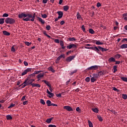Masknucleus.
Returning <instances> with one entry per match:
<instances>
[{
  "mask_svg": "<svg viewBox=\"0 0 127 127\" xmlns=\"http://www.w3.org/2000/svg\"><path fill=\"white\" fill-rule=\"evenodd\" d=\"M42 17H43V18H46V17H47V15H46V14H42Z\"/></svg>",
  "mask_w": 127,
  "mask_h": 127,
  "instance_id": "obj_51",
  "label": "nucleus"
},
{
  "mask_svg": "<svg viewBox=\"0 0 127 127\" xmlns=\"http://www.w3.org/2000/svg\"><path fill=\"white\" fill-rule=\"evenodd\" d=\"M90 77H91L90 79L91 83H94V82L97 80L95 77H93V76L92 77V75H90Z\"/></svg>",
  "mask_w": 127,
  "mask_h": 127,
  "instance_id": "obj_17",
  "label": "nucleus"
},
{
  "mask_svg": "<svg viewBox=\"0 0 127 127\" xmlns=\"http://www.w3.org/2000/svg\"><path fill=\"white\" fill-rule=\"evenodd\" d=\"M96 6L97 7H100V6H101V3L100 2L97 3Z\"/></svg>",
  "mask_w": 127,
  "mask_h": 127,
  "instance_id": "obj_60",
  "label": "nucleus"
},
{
  "mask_svg": "<svg viewBox=\"0 0 127 127\" xmlns=\"http://www.w3.org/2000/svg\"><path fill=\"white\" fill-rule=\"evenodd\" d=\"M47 1H48V0H43V3H47Z\"/></svg>",
  "mask_w": 127,
  "mask_h": 127,
  "instance_id": "obj_62",
  "label": "nucleus"
},
{
  "mask_svg": "<svg viewBox=\"0 0 127 127\" xmlns=\"http://www.w3.org/2000/svg\"><path fill=\"white\" fill-rule=\"evenodd\" d=\"M64 110H66V111H68V112L73 111V109H72L71 107L69 106H64Z\"/></svg>",
  "mask_w": 127,
  "mask_h": 127,
  "instance_id": "obj_7",
  "label": "nucleus"
},
{
  "mask_svg": "<svg viewBox=\"0 0 127 127\" xmlns=\"http://www.w3.org/2000/svg\"><path fill=\"white\" fill-rule=\"evenodd\" d=\"M2 33L4 35H6L7 36L10 35V33L6 31H3Z\"/></svg>",
  "mask_w": 127,
  "mask_h": 127,
  "instance_id": "obj_16",
  "label": "nucleus"
},
{
  "mask_svg": "<svg viewBox=\"0 0 127 127\" xmlns=\"http://www.w3.org/2000/svg\"><path fill=\"white\" fill-rule=\"evenodd\" d=\"M46 103L48 107H50V106H52L51 101L50 100H47Z\"/></svg>",
  "mask_w": 127,
  "mask_h": 127,
  "instance_id": "obj_32",
  "label": "nucleus"
},
{
  "mask_svg": "<svg viewBox=\"0 0 127 127\" xmlns=\"http://www.w3.org/2000/svg\"><path fill=\"white\" fill-rule=\"evenodd\" d=\"M24 13H21L18 15V17L19 18H22L23 17Z\"/></svg>",
  "mask_w": 127,
  "mask_h": 127,
  "instance_id": "obj_41",
  "label": "nucleus"
},
{
  "mask_svg": "<svg viewBox=\"0 0 127 127\" xmlns=\"http://www.w3.org/2000/svg\"><path fill=\"white\" fill-rule=\"evenodd\" d=\"M65 23V21H64V20H62L61 21L60 24L61 25H63V24H64Z\"/></svg>",
  "mask_w": 127,
  "mask_h": 127,
  "instance_id": "obj_58",
  "label": "nucleus"
},
{
  "mask_svg": "<svg viewBox=\"0 0 127 127\" xmlns=\"http://www.w3.org/2000/svg\"><path fill=\"white\" fill-rule=\"evenodd\" d=\"M5 22L7 24H13V23H14V22H15V20H14V19L8 17L5 19Z\"/></svg>",
  "mask_w": 127,
  "mask_h": 127,
  "instance_id": "obj_2",
  "label": "nucleus"
},
{
  "mask_svg": "<svg viewBox=\"0 0 127 127\" xmlns=\"http://www.w3.org/2000/svg\"><path fill=\"white\" fill-rule=\"evenodd\" d=\"M25 44H26L27 45V46H29V45H30V43H29L28 42H25Z\"/></svg>",
  "mask_w": 127,
  "mask_h": 127,
  "instance_id": "obj_56",
  "label": "nucleus"
},
{
  "mask_svg": "<svg viewBox=\"0 0 127 127\" xmlns=\"http://www.w3.org/2000/svg\"><path fill=\"white\" fill-rule=\"evenodd\" d=\"M57 13L59 14L58 18H62L63 17V12L62 11H58Z\"/></svg>",
  "mask_w": 127,
  "mask_h": 127,
  "instance_id": "obj_11",
  "label": "nucleus"
},
{
  "mask_svg": "<svg viewBox=\"0 0 127 127\" xmlns=\"http://www.w3.org/2000/svg\"><path fill=\"white\" fill-rule=\"evenodd\" d=\"M76 112L80 113L81 112V109H80V108L77 107L76 109Z\"/></svg>",
  "mask_w": 127,
  "mask_h": 127,
  "instance_id": "obj_52",
  "label": "nucleus"
},
{
  "mask_svg": "<svg viewBox=\"0 0 127 127\" xmlns=\"http://www.w3.org/2000/svg\"><path fill=\"white\" fill-rule=\"evenodd\" d=\"M4 23V19L0 18V24H3Z\"/></svg>",
  "mask_w": 127,
  "mask_h": 127,
  "instance_id": "obj_35",
  "label": "nucleus"
},
{
  "mask_svg": "<svg viewBox=\"0 0 127 127\" xmlns=\"http://www.w3.org/2000/svg\"><path fill=\"white\" fill-rule=\"evenodd\" d=\"M98 48L100 49V50H101V51H102V52H104V51H108L107 49H105L100 46H98Z\"/></svg>",
  "mask_w": 127,
  "mask_h": 127,
  "instance_id": "obj_18",
  "label": "nucleus"
},
{
  "mask_svg": "<svg viewBox=\"0 0 127 127\" xmlns=\"http://www.w3.org/2000/svg\"><path fill=\"white\" fill-rule=\"evenodd\" d=\"M35 19V13L33 14V15L31 14L28 13V16L27 17L23 19L24 21H34Z\"/></svg>",
  "mask_w": 127,
  "mask_h": 127,
  "instance_id": "obj_1",
  "label": "nucleus"
},
{
  "mask_svg": "<svg viewBox=\"0 0 127 127\" xmlns=\"http://www.w3.org/2000/svg\"><path fill=\"white\" fill-rule=\"evenodd\" d=\"M93 51H96V52H97V53H99V52H100V50L97 47H94V49L93 50Z\"/></svg>",
  "mask_w": 127,
  "mask_h": 127,
  "instance_id": "obj_27",
  "label": "nucleus"
},
{
  "mask_svg": "<svg viewBox=\"0 0 127 127\" xmlns=\"http://www.w3.org/2000/svg\"><path fill=\"white\" fill-rule=\"evenodd\" d=\"M95 44H96V45H103L104 43L100 42V41H96Z\"/></svg>",
  "mask_w": 127,
  "mask_h": 127,
  "instance_id": "obj_19",
  "label": "nucleus"
},
{
  "mask_svg": "<svg viewBox=\"0 0 127 127\" xmlns=\"http://www.w3.org/2000/svg\"><path fill=\"white\" fill-rule=\"evenodd\" d=\"M38 19L39 21H40V22H41V23H42L43 24H44V23H45V21H44L43 19H42V18L40 17H38Z\"/></svg>",
  "mask_w": 127,
  "mask_h": 127,
  "instance_id": "obj_24",
  "label": "nucleus"
},
{
  "mask_svg": "<svg viewBox=\"0 0 127 127\" xmlns=\"http://www.w3.org/2000/svg\"><path fill=\"white\" fill-rule=\"evenodd\" d=\"M27 81H28V79H27L25 80L23 84H24L22 88H24L25 87H26V86H28V83H27Z\"/></svg>",
  "mask_w": 127,
  "mask_h": 127,
  "instance_id": "obj_15",
  "label": "nucleus"
},
{
  "mask_svg": "<svg viewBox=\"0 0 127 127\" xmlns=\"http://www.w3.org/2000/svg\"><path fill=\"white\" fill-rule=\"evenodd\" d=\"M60 45L62 46V49H65V47L64 46V42L63 41H60Z\"/></svg>",
  "mask_w": 127,
  "mask_h": 127,
  "instance_id": "obj_20",
  "label": "nucleus"
},
{
  "mask_svg": "<svg viewBox=\"0 0 127 127\" xmlns=\"http://www.w3.org/2000/svg\"><path fill=\"white\" fill-rule=\"evenodd\" d=\"M69 41H74V40H76V39L74 37H72L69 39Z\"/></svg>",
  "mask_w": 127,
  "mask_h": 127,
  "instance_id": "obj_46",
  "label": "nucleus"
},
{
  "mask_svg": "<svg viewBox=\"0 0 127 127\" xmlns=\"http://www.w3.org/2000/svg\"><path fill=\"white\" fill-rule=\"evenodd\" d=\"M14 106H15V104H11L10 106L8 107V108L9 109L10 108H13Z\"/></svg>",
  "mask_w": 127,
  "mask_h": 127,
  "instance_id": "obj_47",
  "label": "nucleus"
},
{
  "mask_svg": "<svg viewBox=\"0 0 127 127\" xmlns=\"http://www.w3.org/2000/svg\"><path fill=\"white\" fill-rule=\"evenodd\" d=\"M43 77H44V73H40L37 76V78L38 79V81H40L41 78H43Z\"/></svg>",
  "mask_w": 127,
  "mask_h": 127,
  "instance_id": "obj_9",
  "label": "nucleus"
},
{
  "mask_svg": "<svg viewBox=\"0 0 127 127\" xmlns=\"http://www.w3.org/2000/svg\"><path fill=\"white\" fill-rule=\"evenodd\" d=\"M76 47H77V46L74 44H71L67 46V48H68V49H71V48H76Z\"/></svg>",
  "mask_w": 127,
  "mask_h": 127,
  "instance_id": "obj_10",
  "label": "nucleus"
},
{
  "mask_svg": "<svg viewBox=\"0 0 127 127\" xmlns=\"http://www.w3.org/2000/svg\"><path fill=\"white\" fill-rule=\"evenodd\" d=\"M40 103L41 104H42V105H44L45 104V101H44V100L41 99L40 100Z\"/></svg>",
  "mask_w": 127,
  "mask_h": 127,
  "instance_id": "obj_44",
  "label": "nucleus"
},
{
  "mask_svg": "<svg viewBox=\"0 0 127 127\" xmlns=\"http://www.w3.org/2000/svg\"><path fill=\"white\" fill-rule=\"evenodd\" d=\"M42 72V70H35L34 71L35 74H39V73H41Z\"/></svg>",
  "mask_w": 127,
  "mask_h": 127,
  "instance_id": "obj_43",
  "label": "nucleus"
},
{
  "mask_svg": "<svg viewBox=\"0 0 127 127\" xmlns=\"http://www.w3.org/2000/svg\"><path fill=\"white\" fill-rule=\"evenodd\" d=\"M6 119L8 120V121H9L10 120H12V117H11V116L8 115H7L6 116Z\"/></svg>",
  "mask_w": 127,
  "mask_h": 127,
  "instance_id": "obj_28",
  "label": "nucleus"
},
{
  "mask_svg": "<svg viewBox=\"0 0 127 127\" xmlns=\"http://www.w3.org/2000/svg\"><path fill=\"white\" fill-rule=\"evenodd\" d=\"M97 118L100 122H103V118H102V117H101V116L98 115Z\"/></svg>",
  "mask_w": 127,
  "mask_h": 127,
  "instance_id": "obj_37",
  "label": "nucleus"
},
{
  "mask_svg": "<svg viewBox=\"0 0 127 127\" xmlns=\"http://www.w3.org/2000/svg\"><path fill=\"white\" fill-rule=\"evenodd\" d=\"M7 16H8V14H7V13H4L2 15L3 17H7Z\"/></svg>",
  "mask_w": 127,
  "mask_h": 127,
  "instance_id": "obj_50",
  "label": "nucleus"
},
{
  "mask_svg": "<svg viewBox=\"0 0 127 127\" xmlns=\"http://www.w3.org/2000/svg\"><path fill=\"white\" fill-rule=\"evenodd\" d=\"M28 13H26V14L24 13L23 17H25V18L26 17H26H27V16H28Z\"/></svg>",
  "mask_w": 127,
  "mask_h": 127,
  "instance_id": "obj_61",
  "label": "nucleus"
},
{
  "mask_svg": "<svg viewBox=\"0 0 127 127\" xmlns=\"http://www.w3.org/2000/svg\"><path fill=\"white\" fill-rule=\"evenodd\" d=\"M121 79L124 82H127V78L125 77H121Z\"/></svg>",
  "mask_w": 127,
  "mask_h": 127,
  "instance_id": "obj_40",
  "label": "nucleus"
},
{
  "mask_svg": "<svg viewBox=\"0 0 127 127\" xmlns=\"http://www.w3.org/2000/svg\"><path fill=\"white\" fill-rule=\"evenodd\" d=\"M88 123L89 127H94L93 126V123H92V122L90 120H88Z\"/></svg>",
  "mask_w": 127,
  "mask_h": 127,
  "instance_id": "obj_31",
  "label": "nucleus"
},
{
  "mask_svg": "<svg viewBox=\"0 0 127 127\" xmlns=\"http://www.w3.org/2000/svg\"><path fill=\"white\" fill-rule=\"evenodd\" d=\"M48 70L49 71H51L53 73H54V72H55V70L53 69V68L51 66L49 67L48 68Z\"/></svg>",
  "mask_w": 127,
  "mask_h": 127,
  "instance_id": "obj_33",
  "label": "nucleus"
},
{
  "mask_svg": "<svg viewBox=\"0 0 127 127\" xmlns=\"http://www.w3.org/2000/svg\"><path fill=\"white\" fill-rule=\"evenodd\" d=\"M34 81H35V79H30L28 81L27 83L28 84V85H31V86H32V84H33L32 83H33Z\"/></svg>",
  "mask_w": 127,
  "mask_h": 127,
  "instance_id": "obj_12",
  "label": "nucleus"
},
{
  "mask_svg": "<svg viewBox=\"0 0 127 127\" xmlns=\"http://www.w3.org/2000/svg\"><path fill=\"white\" fill-rule=\"evenodd\" d=\"M70 81H71V79L68 80L66 82V85H69V83H70Z\"/></svg>",
  "mask_w": 127,
  "mask_h": 127,
  "instance_id": "obj_59",
  "label": "nucleus"
},
{
  "mask_svg": "<svg viewBox=\"0 0 127 127\" xmlns=\"http://www.w3.org/2000/svg\"><path fill=\"white\" fill-rule=\"evenodd\" d=\"M61 58H65V55L63 54L59 56Z\"/></svg>",
  "mask_w": 127,
  "mask_h": 127,
  "instance_id": "obj_57",
  "label": "nucleus"
},
{
  "mask_svg": "<svg viewBox=\"0 0 127 127\" xmlns=\"http://www.w3.org/2000/svg\"><path fill=\"white\" fill-rule=\"evenodd\" d=\"M102 73V72L100 71L97 73H93L92 74V76L94 78H100V77H101V73Z\"/></svg>",
  "mask_w": 127,
  "mask_h": 127,
  "instance_id": "obj_4",
  "label": "nucleus"
},
{
  "mask_svg": "<svg viewBox=\"0 0 127 127\" xmlns=\"http://www.w3.org/2000/svg\"><path fill=\"white\" fill-rule=\"evenodd\" d=\"M68 9H69V6L65 5L64 6V11H67Z\"/></svg>",
  "mask_w": 127,
  "mask_h": 127,
  "instance_id": "obj_29",
  "label": "nucleus"
},
{
  "mask_svg": "<svg viewBox=\"0 0 127 127\" xmlns=\"http://www.w3.org/2000/svg\"><path fill=\"white\" fill-rule=\"evenodd\" d=\"M120 57H122L121 54H116L115 55V58H116V59H120Z\"/></svg>",
  "mask_w": 127,
  "mask_h": 127,
  "instance_id": "obj_26",
  "label": "nucleus"
},
{
  "mask_svg": "<svg viewBox=\"0 0 127 127\" xmlns=\"http://www.w3.org/2000/svg\"><path fill=\"white\" fill-rule=\"evenodd\" d=\"M85 49H91L92 50H94L95 49V47H85Z\"/></svg>",
  "mask_w": 127,
  "mask_h": 127,
  "instance_id": "obj_39",
  "label": "nucleus"
},
{
  "mask_svg": "<svg viewBox=\"0 0 127 127\" xmlns=\"http://www.w3.org/2000/svg\"><path fill=\"white\" fill-rule=\"evenodd\" d=\"M81 28H82L83 32H86V28H85V26L84 25L82 26Z\"/></svg>",
  "mask_w": 127,
  "mask_h": 127,
  "instance_id": "obj_45",
  "label": "nucleus"
},
{
  "mask_svg": "<svg viewBox=\"0 0 127 127\" xmlns=\"http://www.w3.org/2000/svg\"><path fill=\"white\" fill-rule=\"evenodd\" d=\"M122 97L124 100H127V94H122Z\"/></svg>",
  "mask_w": 127,
  "mask_h": 127,
  "instance_id": "obj_42",
  "label": "nucleus"
},
{
  "mask_svg": "<svg viewBox=\"0 0 127 127\" xmlns=\"http://www.w3.org/2000/svg\"><path fill=\"white\" fill-rule=\"evenodd\" d=\"M77 72V69L74 70L73 72H71V75H73L74 73H76Z\"/></svg>",
  "mask_w": 127,
  "mask_h": 127,
  "instance_id": "obj_64",
  "label": "nucleus"
},
{
  "mask_svg": "<svg viewBox=\"0 0 127 127\" xmlns=\"http://www.w3.org/2000/svg\"><path fill=\"white\" fill-rule=\"evenodd\" d=\"M32 87H37V88H40L41 85L39 84H35V83H33L32 84Z\"/></svg>",
  "mask_w": 127,
  "mask_h": 127,
  "instance_id": "obj_22",
  "label": "nucleus"
},
{
  "mask_svg": "<svg viewBox=\"0 0 127 127\" xmlns=\"http://www.w3.org/2000/svg\"><path fill=\"white\" fill-rule=\"evenodd\" d=\"M121 49H126L127 48V44H124L120 46Z\"/></svg>",
  "mask_w": 127,
  "mask_h": 127,
  "instance_id": "obj_13",
  "label": "nucleus"
},
{
  "mask_svg": "<svg viewBox=\"0 0 127 127\" xmlns=\"http://www.w3.org/2000/svg\"><path fill=\"white\" fill-rule=\"evenodd\" d=\"M49 127H56V126L54 125H49Z\"/></svg>",
  "mask_w": 127,
  "mask_h": 127,
  "instance_id": "obj_63",
  "label": "nucleus"
},
{
  "mask_svg": "<svg viewBox=\"0 0 127 127\" xmlns=\"http://www.w3.org/2000/svg\"><path fill=\"white\" fill-rule=\"evenodd\" d=\"M11 51H12V52H15V49L14 48V47L13 46L11 47Z\"/></svg>",
  "mask_w": 127,
  "mask_h": 127,
  "instance_id": "obj_48",
  "label": "nucleus"
},
{
  "mask_svg": "<svg viewBox=\"0 0 127 127\" xmlns=\"http://www.w3.org/2000/svg\"><path fill=\"white\" fill-rule=\"evenodd\" d=\"M76 16H77V19H80V18H82V16H81L80 13H79V12H77Z\"/></svg>",
  "mask_w": 127,
  "mask_h": 127,
  "instance_id": "obj_34",
  "label": "nucleus"
},
{
  "mask_svg": "<svg viewBox=\"0 0 127 127\" xmlns=\"http://www.w3.org/2000/svg\"><path fill=\"white\" fill-rule=\"evenodd\" d=\"M122 16L125 20H127V13L123 14Z\"/></svg>",
  "mask_w": 127,
  "mask_h": 127,
  "instance_id": "obj_23",
  "label": "nucleus"
},
{
  "mask_svg": "<svg viewBox=\"0 0 127 127\" xmlns=\"http://www.w3.org/2000/svg\"><path fill=\"white\" fill-rule=\"evenodd\" d=\"M117 65H114L113 67V69H114V73H116V72H117V71L118 70V69H117Z\"/></svg>",
  "mask_w": 127,
  "mask_h": 127,
  "instance_id": "obj_38",
  "label": "nucleus"
},
{
  "mask_svg": "<svg viewBox=\"0 0 127 127\" xmlns=\"http://www.w3.org/2000/svg\"><path fill=\"white\" fill-rule=\"evenodd\" d=\"M31 71V68H28L26 69L23 72L21 73L22 76H24V75L27 74L28 72H30Z\"/></svg>",
  "mask_w": 127,
  "mask_h": 127,
  "instance_id": "obj_6",
  "label": "nucleus"
},
{
  "mask_svg": "<svg viewBox=\"0 0 127 127\" xmlns=\"http://www.w3.org/2000/svg\"><path fill=\"white\" fill-rule=\"evenodd\" d=\"M75 56H71L68 57L66 59V61L67 62H71V61H72L73 59L75 58Z\"/></svg>",
  "mask_w": 127,
  "mask_h": 127,
  "instance_id": "obj_5",
  "label": "nucleus"
},
{
  "mask_svg": "<svg viewBox=\"0 0 127 127\" xmlns=\"http://www.w3.org/2000/svg\"><path fill=\"white\" fill-rule=\"evenodd\" d=\"M89 33H91V34H94L95 33V31L93 29H89Z\"/></svg>",
  "mask_w": 127,
  "mask_h": 127,
  "instance_id": "obj_36",
  "label": "nucleus"
},
{
  "mask_svg": "<svg viewBox=\"0 0 127 127\" xmlns=\"http://www.w3.org/2000/svg\"><path fill=\"white\" fill-rule=\"evenodd\" d=\"M90 77H87L86 78H85V81L86 82H90Z\"/></svg>",
  "mask_w": 127,
  "mask_h": 127,
  "instance_id": "obj_49",
  "label": "nucleus"
},
{
  "mask_svg": "<svg viewBox=\"0 0 127 127\" xmlns=\"http://www.w3.org/2000/svg\"><path fill=\"white\" fill-rule=\"evenodd\" d=\"M46 29H47V30H50V29H51L50 25L47 26H46Z\"/></svg>",
  "mask_w": 127,
  "mask_h": 127,
  "instance_id": "obj_54",
  "label": "nucleus"
},
{
  "mask_svg": "<svg viewBox=\"0 0 127 127\" xmlns=\"http://www.w3.org/2000/svg\"><path fill=\"white\" fill-rule=\"evenodd\" d=\"M55 42H56V43H59L60 42L59 41V39H55Z\"/></svg>",
  "mask_w": 127,
  "mask_h": 127,
  "instance_id": "obj_55",
  "label": "nucleus"
},
{
  "mask_svg": "<svg viewBox=\"0 0 127 127\" xmlns=\"http://www.w3.org/2000/svg\"><path fill=\"white\" fill-rule=\"evenodd\" d=\"M114 91H116V92H120V90L117 89L116 87H113Z\"/></svg>",
  "mask_w": 127,
  "mask_h": 127,
  "instance_id": "obj_53",
  "label": "nucleus"
},
{
  "mask_svg": "<svg viewBox=\"0 0 127 127\" xmlns=\"http://www.w3.org/2000/svg\"><path fill=\"white\" fill-rule=\"evenodd\" d=\"M47 94H48L49 96H48V97L49 98H52L53 97H54V93H51L49 90L47 89Z\"/></svg>",
  "mask_w": 127,
  "mask_h": 127,
  "instance_id": "obj_8",
  "label": "nucleus"
},
{
  "mask_svg": "<svg viewBox=\"0 0 127 127\" xmlns=\"http://www.w3.org/2000/svg\"><path fill=\"white\" fill-rule=\"evenodd\" d=\"M108 61L111 63L112 62H116V59L113 57H111L109 59Z\"/></svg>",
  "mask_w": 127,
  "mask_h": 127,
  "instance_id": "obj_14",
  "label": "nucleus"
},
{
  "mask_svg": "<svg viewBox=\"0 0 127 127\" xmlns=\"http://www.w3.org/2000/svg\"><path fill=\"white\" fill-rule=\"evenodd\" d=\"M99 68V66L98 65H93L87 68V70H97Z\"/></svg>",
  "mask_w": 127,
  "mask_h": 127,
  "instance_id": "obj_3",
  "label": "nucleus"
},
{
  "mask_svg": "<svg viewBox=\"0 0 127 127\" xmlns=\"http://www.w3.org/2000/svg\"><path fill=\"white\" fill-rule=\"evenodd\" d=\"M92 111L96 114H98V113H99V109H98V108H92Z\"/></svg>",
  "mask_w": 127,
  "mask_h": 127,
  "instance_id": "obj_21",
  "label": "nucleus"
},
{
  "mask_svg": "<svg viewBox=\"0 0 127 127\" xmlns=\"http://www.w3.org/2000/svg\"><path fill=\"white\" fill-rule=\"evenodd\" d=\"M43 82L46 84V85H47L48 87H51V85H50V83L46 80H43Z\"/></svg>",
  "mask_w": 127,
  "mask_h": 127,
  "instance_id": "obj_30",
  "label": "nucleus"
},
{
  "mask_svg": "<svg viewBox=\"0 0 127 127\" xmlns=\"http://www.w3.org/2000/svg\"><path fill=\"white\" fill-rule=\"evenodd\" d=\"M53 120V118H51L50 119H48L46 121V123H47V124H50V123H51V121Z\"/></svg>",
  "mask_w": 127,
  "mask_h": 127,
  "instance_id": "obj_25",
  "label": "nucleus"
}]
</instances>
